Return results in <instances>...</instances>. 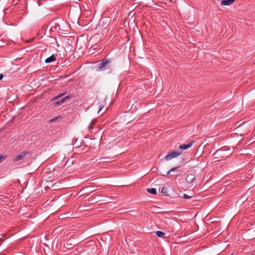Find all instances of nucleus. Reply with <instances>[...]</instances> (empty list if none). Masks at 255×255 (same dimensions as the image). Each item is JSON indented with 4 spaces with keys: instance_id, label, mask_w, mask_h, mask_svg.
Masks as SVG:
<instances>
[{
    "instance_id": "obj_1",
    "label": "nucleus",
    "mask_w": 255,
    "mask_h": 255,
    "mask_svg": "<svg viewBox=\"0 0 255 255\" xmlns=\"http://www.w3.org/2000/svg\"><path fill=\"white\" fill-rule=\"evenodd\" d=\"M112 59L103 58L101 60V63L98 64V70L99 71H105L107 69H111Z\"/></svg>"
},
{
    "instance_id": "obj_2",
    "label": "nucleus",
    "mask_w": 255,
    "mask_h": 255,
    "mask_svg": "<svg viewBox=\"0 0 255 255\" xmlns=\"http://www.w3.org/2000/svg\"><path fill=\"white\" fill-rule=\"evenodd\" d=\"M229 149H226L225 147L218 149L214 153V155H217L215 158L217 160H220L224 158L229 157L231 153L229 152Z\"/></svg>"
},
{
    "instance_id": "obj_3",
    "label": "nucleus",
    "mask_w": 255,
    "mask_h": 255,
    "mask_svg": "<svg viewBox=\"0 0 255 255\" xmlns=\"http://www.w3.org/2000/svg\"><path fill=\"white\" fill-rule=\"evenodd\" d=\"M182 153V151H171L170 152H169L165 157V159L166 160L168 161L171 160L172 158L177 157L178 156L181 154Z\"/></svg>"
},
{
    "instance_id": "obj_4",
    "label": "nucleus",
    "mask_w": 255,
    "mask_h": 255,
    "mask_svg": "<svg viewBox=\"0 0 255 255\" xmlns=\"http://www.w3.org/2000/svg\"><path fill=\"white\" fill-rule=\"evenodd\" d=\"M71 97V96H70V95L66 96V97H64L63 98L60 99V100L53 103V105L54 106L61 105V104H63L64 102H65V101L67 100L70 99Z\"/></svg>"
},
{
    "instance_id": "obj_5",
    "label": "nucleus",
    "mask_w": 255,
    "mask_h": 255,
    "mask_svg": "<svg viewBox=\"0 0 255 255\" xmlns=\"http://www.w3.org/2000/svg\"><path fill=\"white\" fill-rule=\"evenodd\" d=\"M27 154V152L23 151L21 152L20 154L16 155L13 158V161L15 162L18 161L21 159H22Z\"/></svg>"
},
{
    "instance_id": "obj_6",
    "label": "nucleus",
    "mask_w": 255,
    "mask_h": 255,
    "mask_svg": "<svg viewBox=\"0 0 255 255\" xmlns=\"http://www.w3.org/2000/svg\"><path fill=\"white\" fill-rule=\"evenodd\" d=\"M194 142V141H191L188 144L180 145L179 147V149L181 150L180 151H182V150H186L190 148V147L192 146Z\"/></svg>"
},
{
    "instance_id": "obj_7",
    "label": "nucleus",
    "mask_w": 255,
    "mask_h": 255,
    "mask_svg": "<svg viewBox=\"0 0 255 255\" xmlns=\"http://www.w3.org/2000/svg\"><path fill=\"white\" fill-rule=\"evenodd\" d=\"M195 179V177L192 174H189L187 176L186 178V180L187 182L189 183H193Z\"/></svg>"
},
{
    "instance_id": "obj_8",
    "label": "nucleus",
    "mask_w": 255,
    "mask_h": 255,
    "mask_svg": "<svg viewBox=\"0 0 255 255\" xmlns=\"http://www.w3.org/2000/svg\"><path fill=\"white\" fill-rule=\"evenodd\" d=\"M236 0H223L221 2L222 5H229L232 4Z\"/></svg>"
},
{
    "instance_id": "obj_9",
    "label": "nucleus",
    "mask_w": 255,
    "mask_h": 255,
    "mask_svg": "<svg viewBox=\"0 0 255 255\" xmlns=\"http://www.w3.org/2000/svg\"><path fill=\"white\" fill-rule=\"evenodd\" d=\"M56 60V57L54 55H52L50 57H48L45 60V62L46 63H49L55 61Z\"/></svg>"
},
{
    "instance_id": "obj_10",
    "label": "nucleus",
    "mask_w": 255,
    "mask_h": 255,
    "mask_svg": "<svg viewBox=\"0 0 255 255\" xmlns=\"http://www.w3.org/2000/svg\"><path fill=\"white\" fill-rule=\"evenodd\" d=\"M96 123V120H93L90 123V125L88 127V129L89 130H91L94 128V125Z\"/></svg>"
},
{
    "instance_id": "obj_11",
    "label": "nucleus",
    "mask_w": 255,
    "mask_h": 255,
    "mask_svg": "<svg viewBox=\"0 0 255 255\" xmlns=\"http://www.w3.org/2000/svg\"><path fill=\"white\" fill-rule=\"evenodd\" d=\"M147 191L151 194H153V195H155L156 194V189L155 188H147Z\"/></svg>"
},
{
    "instance_id": "obj_12",
    "label": "nucleus",
    "mask_w": 255,
    "mask_h": 255,
    "mask_svg": "<svg viewBox=\"0 0 255 255\" xmlns=\"http://www.w3.org/2000/svg\"><path fill=\"white\" fill-rule=\"evenodd\" d=\"M65 93H62V94H59L58 95H57L56 96H55L54 98H53L51 100V102H54L56 100H57L59 98L62 97V96H63L65 95Z\"/></svg>"
},
{
    "instance_id": "obj_13",
    "label": "nucleus",
    "mask_w": 255,
    "mask_h": 255,
    "mask_svg": "<svg viewBox=\"0 0 255 255\" xmlns=\"http://www.w3.org/2000/svg\"><path fill=\"white\" fill-rule=\"evenodd\" d=\"M156 235L158 237H162L164 235V233L163 232H162V231H157L156 232Z\"/></svg>"
},
{
    "instance_id": "obj_14",
    "label": "nucleus",
    "mask_w": 255,
    "mask_h": 255,
    "mask_svg": "<svg viewBox=\"0 0 255 255\" xmlns=\"http://www.w3.org/2000/svg\"><path fill=\"white\" fill-rule=\"evenodd\" d=\"M179 167V166H177V167L172 168L171 169H170L169 171H168L167 172V173H166L167 175H169L171 171H175L176 169H177Z\"/></svg>"
},
{
    "instance_id": "obj_15",
    "label": "nucleus",
    "mask_w": 255,
    "mask_h": 255,
    "mask_svg": "<svg viewBox=\"0 0 255 255\" xmlns=\"http://www.w3.org/2000/svg\"><path fill=\"white\" fill-rule=\"evenodd\" d=\"M161 193L164 194L165 195H167V189L166 187H163L162 188L161 191Z\"/></svg>"
},
{
    "instance_id": "obj_16",
    "label": "nucleus",
    "mask_w": 255,
    "mask_h": 255,
    "mask_svg": "<svg viewBox=\"0 0 255 255\" xmlns=\"http://www.w3.org/2000/svg\"><path fill=\"white\" fill-rule=\"evenodd\" d=\"M66 247L67 249H72L74 247V245L71 243H67Z\"/></svg>"
},
{
    "instance_id": "obj_17",
    "label": "nucleus",
    "mask_w": 255,
    "mask_h": 255,
    "mask_svg": "<svg viewBox=\"0 0 255 255\" xmlns=\"http://www.w3.org/2000/svg\"><path fill=\"white\" fill-rule=\"evenodd\" d=\"M191 198V196H188V195L184 194L183 197V199H190Z\"/></svg>"
},
{
    "instance_id": "obj_18",
    "label": "nucleus",
    "mask_w": 255,
    "mask_h": 255,
    "mask_svg": "<svg viewBox=\"0 0 255 255\" xmlns=\"http://www.w3.org/2000/svg\"><path fill=\"white\" fill-rule=\"evenodd\" d=\"M6 157L4 155H0V162L1 161V159H4Z\"/></svg>"
},
{
    "instance_id": "obj_19",
    "label": "nucleus",
    "mask_w": 255,
    "mask_h": 255,
    "mask_svg": "<svg viewBox=\"0 0 255 255\" xmlns=\"http://www.w3.org/2000/svg\"><path fill=\"white\" fill-rule=\"evenodd\" d=\"M57 119V118L52 119L50 120L49 122H53L55 121Z\"/></svg>"
},
{
    "instance_id": "obj_20",
    "label": "nucleus",
    "mask_w": 255,
    "mask_h": 255,
    "mask_svg": "<svg viewBox=\"0 0 255 255\" xmlns=\"http://www.w3.org/2000/svg\"><path fill=\"white\" fill-rule=\"evenodd\" d=\"M3 76L2 74H0V80H1L3 78Z\"/></svg>"
},
{
    "instance_id": "obj_21",
    "label": "nucleus",
    "mask_w": 255,
    "mask_h": 255,
    "mask_svg": "<svg viewBox=\"0 0 255 255\" xmlns=\"http://www.w3.org/2000/svg\"><path fill=\"white\" fill-rule=\"evenodd\" d=\"M102 107H101V108H100V110H99V111L101 110H102Z\"/></svg>"
},
{
    "instance_id": "obj_22",
    "label": "nucleus",
    "mask_w": 255,
    "mask_h": 255,
    "mask_svg": "<svg viewBox=\"0 0 255 255\" xmlns=\"http://www.w3.org/2000/svg\"><path fill=\"white\" fill-rule=\"evenodd\" d=\"M230 255H233V254H231Z\"/></svg>"
}]
</instances>
